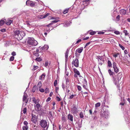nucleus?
I'll use <instances>...</instances> for the list:
<instances>
[{"mask_svg": "<svg viewBox=\"0 0 130 130\" xmlns=\"http://www.w3.org/2000/svg\"><path fill=\"white\" fill-rule=\"evenodd\" d=\"M126 10L124 9L121 10L120 11V13L122 15H124L126 14Z\"/></svg>", "mask_w": 130, "mask_h": 130, "instance_id": "obj_19", "label": "nucleus"}, {"mask_svg": "<svg viewBox=\"0 0 130 130\" xmlns=\"http://www.w3.org/2000/svg\"><path fill=\"white\" fill-rule=\"evenodd\" d=\"M124 54H127L128 53L127 50H125L124 51Z\"/></svg>", "mask_w": 130, "mask_h": 130, "instance_id": "obj_61", "label": "nucleus"}, {"mask_svg": "<svg viewBox=\"0 0 130 130\" xmlns=\"http://www.w3.org/2000/svg\"><path fill=\"white\" fill-rule=\"evenodd\" d=\"M62 87L64 90H65L66 88L65 86L63 84H62Z\"/></svg>", "mask_w": 130, "mask_h": 130, "instance_id": "obj_50", "label": "nucleus"}, {"mask_svg": "<svg viewBox=\"0 0 130 130\" xmlns=\"http://www.w3.org/2000/svg\"><path fill=\"white\" fill-rule=\"evenodd\" d=\"M72 64L74 65V66L76 67L79 66V61L78 59L76 58L75 60L74 59L72 62Z\"/></svg>", "mask_w": 130, "mask_h": 130, "instance_id": "obj_5", "label": "nucleus"}, {"mask_svg": "<svg viewBox=\"0 0 130 130\" xmlns=\"http://www.w3.org/2000/svg\"><path fill=\"white\" fill-rule=\"evenodd\" d=\"M28 44L29 45H31L32 46H35L38 44L37 41H36L33 38H30L27 41Z\"/></svg>", "mask_w": 130, "mask_h": 130, "instance_id": "obj_3", "label": "nucleus"}, {"mask_svg": "<svg viewBox=\"0 0 130 130\" xmlns=\"http://www.w3.org/2000/svg\"><path fill=\"white\" fill-rule=\"evenodd\" d=\"M45 74H43L40 76L41 78H40V79H41L42 78H44L45 77Z\"/></svg>", "mask_w": 130, "mask_h": 130, "instance_id": "obj_38", "label": "nucleus"}, {"mask_svg": "<svg viewBox=\"0 0 130 130\" xmlns=\"http://www.w3.org/2000/svg\"><path fill=\"white\" fill-rule=\"evenodd\" d=\"M5 23V21L3 20H1L0 21V26L3 25Z\"/></svg>", "mask_w": 130, "mask_h": 130, "instance_id": "obj_28", "label": "nucleus"}, {"mask_svg": "<svg viewBox=\"0 0 130 130\" xmlns=\"http://www.w3.org/2000/svg\"><path fill=\"white\" fill-rule=\"evenodd\" d=\"M101 105L100 103H98L95 105V107H99Z\"/></svg>", "mask_w": 130, "mask_h": 130, "instance_id": "obj_32", "label": "nucleus"}, {"mask_svg": "<svg viewBox=\"0 0 130 130\" xmlns=\"http://www.w3.org/2000/svg\"><path fill=\"white\" fill-rule=\"evenodd\" d=\"M68 118L70 121L72 122L73 121V116L71 114H69L68 116Z\"/></svg>", "mask_w": 130, "mask_h": 130, "instance_id": "obj_16", "label": "nucleus"}, {"mask_svg": "<svg viewBox=\"0 0 130 130\" xmlns=\"http://www.w3.org/2000/svg\"><path fill=\"white\" fill-rule=\"evenodd\" d=\"M27 94H25L24 93V95L23 96V101H25V102L26 103H27L28 102V101L26 100L27 99Z\"/></svg>", "mask_w": 130, "mask_h": 130, "instance_id": "obj_13", "label": "nucleus"}, {"mask_svg": "<svg viewBox=\"0 0 130 130\" xmlns=\"http://www.w3.org/2000/svg\"><path fill=\"white\" fill-rule=\"evenodd\" d=\"M69 9H65L64 11L63 12V13L64 14H66L68 13L69 11Z\"/></svg>", "mask_w": 130, "mask_h": 130, "instance_id": "obj_35", "label": "nucleus"}, {"mask_svg": "<svg viewBox=\"0 0 130 130\" xmlns=\"http://www.w3.org/2000/svg\"><path fill=\"white\" fill-rule=\"evenodd\" d=\"M119 46L122 49V50H124L125 49V48L122 46L121 44H119Z\"/></svg>", "mask_w": 130, "mask_h": 130, "instance_id": "obj_34", "label": "nucleus"}, {"mask_svg": "<svg viewBox=\"0 0 130 130\" xmlns=\"http://www.w3.org/2000/svg\"><path fill=\"white\" fill-rule=\"evenodd\" d=\"M71 22H67L65 23V24L64 25V27H66L67 26H69V24L70 23H71Z\"/></svg>", "mask_w": 130, "mask_h": 130, "instance_id": "obj_23", "label": "nucleus"}, {"mask_svg": "<svg viewBox=\"0 0 130 130\" xmlns=\"http://www.w3.org/2000/svg\"><path fill=\"white\" fill-rule=\"evenodd\" d=\"M104 32H103L100 31L98 32V34H104Z\"/></svg>", "mask_w": 130, "mask_h": 130, "instance_id": "obj_54", "label": "nucleus"}, {"mask_svg": "<svg viewBox=\"0 0 130 130\" xmlns=\"http://www.w3.org/2000/svg\"><path fill=\"white\" fill-rule=\"evenodd\" d=\"M69 50L68 49H67L65 53V60L66 62L68 59V54L69 53Z\"/></svg>", "mask_w": 130, "mask_h": 130, "instance_id": "obj_12", "label": "nucleus"}, {"mask_svg": "<svg viewBox=\"0 0 130 130\" xmlns=\"http://www.w3.org/2000/svg\"><path fill=\"white\" fill-rule=\"evenodd\" d=\"M32 118H31V121L33 123H35L37 121V118L35 115L32 114Z\"/></svg>", "mask_w": 130, "mask_h": 130, "instance_id": "obj_9", "label": "nucleus"}, {"mask_svg": "<svg viewBox=\"0 0 130 130\" xmlns=\"http://www.w3.org/2000/svg\"><path fill=\"white\" fill-rule=\"evenodd\" d=\"M113 79L114 82L116 85H118L122 82L121 80L117 77L115 78L114 76H113Z\"/></svg>", "mask_w": 130, "mask_h": 130, "instance_id": "obj_4", "label": "nucleus"}, {"mask_svg": "<svg viewBox=\"0 0 130 130\" xmlns=\"http://www.w3.org/2000/svg\"><path fill=\"white\" fill-rule=\"evenodd\" d=\"M83 50V47H80V48H78L77 50L76 51V52H78V53H80Z\"/></svg>", "mask_w": 130, "mask_h": 130, "instance_id": "obj_14", "label": "nucleus"}, {"mask_svg": "<svg viewBox=\"0 0 130 130\" xmlns=\"http://www.w3.org/2000/svg\"><path fill=\"white\" fill-rule=\"evenodd\" d=\"M122 77V74L120 72L117 74V77L118 78H119V79L121 80Z\"/></svg>", "mask_w": 130, "mask_h": 130, "instance_id": "obj_18", "label": "nucleus"}, {"mask_svg": "<svg viewBox=\"0 0 130 130\" xmlns=\"http://www.w3.org/2000/svg\"><path fill=\"white\" fill-rule=\"evenodd\" d=\"M90 43V42H89L87 43L85 45V48L86 47V46H87L88 45H89Z\"/></svg>", "mask_w": 130, "mask_h": 130, "instance_id": "obj_62", "label": "nucleus"}, {"mask_svg": "<svg viewBox=\"0 0 130 130\" xmlns=\"http://www.w3.org/2000/svg\"><path fill=\"white\" fill-rule=\"evenodd\" d=\"M38 62H40L42 60V59L40 57H37L35 59Z\"/></svg>", "mask_w": 130, "mask_h": 130, "instance_id": "obj_26", "label": "nucleus"}, {"mask_svg": "<svg viewBox=\"0 0 130 130\" xmlns=\"http://www.w3.org/2000/svg\"><path fill=\"white\" fill-rule=\"evenodd\" d=\"M78 89L79 91H80L82 90V88L81 86H80L77 85Z\"/></svg>", "mask_w": 130, "mask_h": 130, "instance_id": "obj_42", "label": "nucleus"}, {"mask_svg": "<svg viewBox=\"0 0 130 130\" xmlns=\"http://www.w3.org/2000/svg\"><path fill=\"white\" fill-rule=\"evenodd\" d=\"M50 14V13H47L46 14L44 15V17H42V18H45L47 16H48Z\"/></svg>", "mask_w": 130, "mask_h": 130, "instance_id": "obj_48", "label": "nucleus"}, {"mask_svg": "<svg viewBox=\"0 0 130 130\" xmlns=\"http://www.w3.org/2000/svg\"><path fill=\"white\" fill-rule=\"evenodd\" d=\"M74 95H73V94H72V95H71V96H70L69 98V99H72L73 97H74Z\"/></svg>", "mask_w": 130, "mask_h": 130, "instance_id": "obj_58", "label": "nucleus"}, {"mask_svg": "<svg viewBox=\"0 0 130 130\" xmlns=\"http://www.w3.org/2000/svg\"><path fill=\"white\" fill-rule=\"evenodd\" d=\"M14 59V57L13 56H12L10 57L9 60L10 61H13Z\"/></svg>", "mask_w": 130, "mask_h": 130, "instance_id": "obj_40", "label": "nucleus"}, {"mask_svg": "<svg viewBox=\"0 0 130 130\" xmlns=\"http://www.w3.org/2000/svg\"><path fill=\"white\" fill-rule=\"evenodd\" d=\"M98 61H100V60L101 61V60L102 61L103 60V59L100 56H98Z\"/></svg>", "mask_w": 130, "mask_h": 130, "instance_id": "obj_37", "label": "nucleus"}, {"mask_svg": "<svg viewBox=\"0 0 130 130\" xmlns=\"http://www.w3.org/2000/svg\"><path fill=\"white\" fill-rule=\"evenodd\" d=\"M123 32L125 33V36H127V35L128 33H127V30H124L123 31Z\"/></svg>", "mask_w": 130, "mask_h": 130, "instance_id": "obj_43", "label": "nucleus"}, {"mask_svg": "<svg viewBox=\"0 0 130 130\" xmlns=\"http://www.w3.org/2000/svg\"><path fill=\"white\" fill-rule=\"evenodd\" d=\"M36 86H34L33 87L32 89V91L33 92H34L35 91V90H36Z\"/></svg>", "mask_w": 130, "mask_h": 130, "instance_id": "obj_30", "label": "nucleus"}, {"mask_svg": "<svg viewBox=\"0 0 130 130\" xmlns=\"http://www.w3.org/2000/svg\"><path fill=\"white\" fill-rule=\"evenodd\" d=\"M119 55V53H116L115 54L113 55V57L116 58V57H117Z\"/></svg>", "mask_w": 130, "mask_h": 130, "instance_id": "obj_29", "label": "nucleus"}, {"mask_svg": "<svg viewBox=\"0 0 130 130\" xmlns=\"http://www.w3.org/2000/svg\"><path fill=\"white\" fill-rule=\"evenodd\" d=\"M59 21V20H55L53 21H52L51 22V23H52V24H53V23H56Z\"/></svg>", "mask_w": 130, "mask_h": 130, "instance_id": "obj_31", "label": "nucleus"}, {"mask_svg": "<svg viewBox=\"0 0 130 130\" xmlns=\"http://www.w3.org/2000/svg\"><path fill=\"white\" fill-rule=\"evenodd\" d=\"M56 99H57V100L58 101H60L61 100L60 99L59 97H58V96L57 97Z\"/></svg>", "mask_w": 130, "mask_h": 130, "instance_id": "obj_57", "label": "nucleus"}, {"mask_svg": "<svg viewBox=\"0 0 130 130\" xmlns=\"http://www.w3.org/2000/svg\"><path fill=\"white\" fill-rule=\"evenodd\" d=\"M113 68L115 72L117 73L119 71V69L116 66V63L114 62L113 64Z\"/></svg>", "mask_w": 130, "mask_h": 130, "instance_id": "obj_8", "label": "nucleus"}, {"mask_svg": "<svg viewBox=\"0 0 130 130\" xmlns=\"http://www.w3.org/2000/svg\"><path fill=\"white\" fill-rule=\"evenodd\" d=\"M13 32L15 38L18 40L22 39L25 35L24 32L22 31L15 29Z\"/></svg>", "mask_w": 130, "mask_h": 130, "instance_id": "obj_1", "label": "nucleus"}, {"mask_svg": "<svg viewBox=\"0 0 130 130\" xmlns=\"http://www.w3.org/2000/svg\"><path fill=\"white\" fill-rule=\"evenodd\" d=\"M5 29H3L1 30V31L2 32H4L6 31Z\"/></svg>", "mask_w": 130, "mask_h": 130, "instance_id": "obj_56", "label": "nucleus"}, {"mask_svg": "<svg viewBox=\"0 0 130 130\" xmlns=\"http://www.w3.org/2000/svg\"><path fill=\"white\" fill-rule=\"evenodd\" d=\"M77 52H76V51H75V54L76 56L78 57L79 56V54H78L77 53Z\"/></svg>", "mask_w": 130, "mask_h": 130, "instance_id": "obj_60", "label": "nucleus"}, {"mask_svg": "<svg viewBox=\"0 0 130 130\" xmlns=\"http://www.w3.org/2000/svg\"><path fill=\"white\" fill-rule=\"evenodd\" d=\"M12 22V20H8L6 21V24L7 25H10Z\"/></svg>", "mask_w": 130, "mask_h": 130, "instance_id": "obj_17", "label": "nucleus"}, {"mask_svg": "<svg viewBox=\"0 0 130 130\" xmlns=\"http://www.w3.org/2000/svg\"><path fill=\"white\" fill-rule=\"evenodd\" d=\"M51 98L50 97L48 98L46 100V102H48L51 100Z\"/></svg>", "mask_w": 130, "mask_h": 130, "instance_id": "obj_63", "label": "nucleus"}, {"mask_svg": "<svg viewBox=\"0 0 130 130\" xmlns=\"http://www.w3.org/2000/svg\"><path fill=\"white\" fill-rule=\"evenodd\" d=\"M42 83L41 82H38V84L37 86L38 87H39V88H40L41 86Z\"/></svg>", "mask_w": 130, "mask_h": 130, "instance_id": "obj_39", "label": "nucleus"}, {"mask_svg": "<svg viewBox=\"0 0 130 130\" xmlns=\"http://www.w3.org/2000/svg\"><path fill=\"white\" fill-rule=\"evenodd\" d=\"M71 111L73 114H76L78 112L77 108L75 106H74L72 108Z\"/></svg>", "mask_w": 130, "mask_h": 130, "instance_id": "obj_11", "label": "nucleus"}, {"mask_svg": "<svg viewBox=\"0 0 130 130\" xmlns=\"http://www.w3.org/2000/svg\"><path fill=\"white\" fill-rule=\"evenodd\" d=\"M26 4L27 6L32 7L34 6H35V2L28 0L26 2Z\"/></svg>", "mask_w": 130, "mask_h": 130, "instance_id": "obj_6", "label": "nucleus"}, {"mask_svg": "<svg viewBox=\"0 0 130 130\" xmlns=\"http://www.w3.org/2000/svg\"><path fill=\"white\" fill-rule=\"evenodd\" d=\"M39 91L41 92H44V89L43 88H41L39 89Z\"/></svg>", "mask_w": 130, "mask_h": 130, "instance_id": "obj_52", "label": "nucleus"}, {"mask_svg": "<svg viewBox=\"0 0 130 130\" xmlns=\"http://www.w3.org/2000/svg\"><path fill=\"white\" fill-rule=\"evenodd\" d=\"M23 124L25 126H27L28 123L27 121H24L23 122Z\"/></svg>", "mask_w": 130, "mask_h": 130, "instance_id": "obj_49", "label": "nucleus"}, {"mask_svg": "<svg viewBox=\"0 0 130 130\" xmlns=\"http://www.w3.org/2000/svg\"><path fill=\"white\" fill-rule=\"evenodd\" d=\"M11 55L13 56H14L16 55V53L15 52H13L11 53Z\"/></svg>", "mask_w": 130, "mask_h": 130, "instance_id": "obj_53", "label": "nucleus"}, {"mask_svg": "<svg viewBox=\"0 0 130 130\" xmlns=\"http://www.w3.org/2000/svg\"><path fill=\"white\" fill-rule=\"evenodd\" d=\"M116 19L118 21H119V20L120 19V15H118L117 17H116Z\"/></svg>", "mask_w": 130, "mask_h": 130, "instance_id": "obj_59", "label": "nucleus"}, {"mask_svg": "<svg viewBox=\"0 0 130 130\" xmlns=\"http://www.w3.org/2000/svg\"><path fill=\"white\" fill-rule=\"evenodd\" d=\"M83 84H87V81L85 79H84L83 81L82 82Z\"/></svg>", "mask_w": 130, "mask_h": 130, "instance_id": "obj_33", "label": "nucleus"}, {"mask_svg": "<svg viewBox=\"0 0 130 130\" xmlns=\"http://www.w3.org/2000/svg\"><path fill=\"white\" fill-rule=\"evenodd\" d=\"M28 128V126H24L22 127V129L23 130H27Z\"/></svg>", "mask_w": 130, "mask_h": 130, "instance_id": "obj_22", "label": "nucleus"}, {"mask_svg": "<svg viewBox=\"0 0 130 130\" xmlns=\"http://www.w3.org/2000/svg\"><path fill=\"white\" fill-rule=\"evenodd\" d=\"M81 41V39H79L78 41H77L76 42V44H77L79 43V42H80Z\"/></svg>", "mask_w": 130, "mask_h": 130, "instance_id": "obj_64", "label": "nucleus"}, {"mask_svg": "<svg viewBox=\"0 0 130 130\" xmlns=\"http://www.w3.org/2000/svg\"><path fill=\"white\" fill-rule=\"evenodd\" d=\"M34 68H33V69L34 70H36L38 69V66H34Z\"/></svg>", "mask_w": 130, "mask_h": 130, "instance_id": "obj_47", "label": "nucleus"}, {"mask_svg": "<svg viewBox=\"0 0 130 130\" xmlns=\"http://www.w3.org/2000/svg\"><path fill=\"white\" fill-rule=\"evenodd\" d=\"M48 61H46L45 63V67H47L48 66Z\"/></svg>", "mask_w": 130, "mask_h": 130, "instance_id": "obj_55", "label": "nucleus"}, {"mask_svg": "<svg viewBox=\"0 0 130 130\" xmlns=\"http://www.w3.org/2000/svg\"><path fill=\"white\" fill-rule=\"evenodd\" d=\"M33 54L35 56L37 57H38L39 55V54L38 53L36 52L35 51L34 52Z\"/></svg>", "mask_w": 130, "mask_h": 130, "instance_id": "obj_25", "label": "nucleus"}, {"mask_svg": "<svg viewBox=\"0 0 130 130\" xmlns=\"http://www.w3.org/2000/svg\"><path fill=\"white\" fill-rule=\"evenodd\" d=\"M66 85L67 86V85H68L69 84V79H68V78H66Z\"/></svg>", "mask_w": 130, "mask_h": 130, "instance_id": "obj_21", "label": "nucleus"}, {"mask_svg": "<svg viewBox=\"0 0 130 130\" xmlns=\"http://www.w3.org/2000/svg\"><path fill=\"white\" fill-rule=\"evenodd\" d=\"M48 48V46L47 45H44L43 47V49L44 50H46Z\"/></svg>", "mask_w": 130, "mask_h": 130, "instance_id": "obj_24", "label": "nucleus"}, {"mask_svg": "<svg viewBox=\"0 0 130 130\" xmlns=\"http://www.w3.org/2000/svg\"><path fill=\"white\" fill-rule=\"evenodd\" d=\"M114 33L116 35H119L120 34L119 32L118 31H115L114 32Z\"/></svg>", "mask_w": 130, "mask_h": 130, "instance_id": "obj_46", "label": "nucleus"}, {"mask_svg": "<svg viewBox=\"0 0 130 130\" xmlns=\"http://www.w3.org/2000/svg\"><path fill=\"white\" fill-rule=\"evenodd\" d=\"M73 71L74 72L77 74L78 76H79L80 75V74L79 72L75 68H74L73 69Z\"/></svg>", "mask_w": 130, "mask_h": 130, "instance_id": "obj_15", "label": "nucleus"}, {"mask_svg": "<svg viewBox=\"0 0 130 130\" xmlns=\"http://www.w3.org/2000/svg\"><path fill=\"white\" fill-rule=\"evenodd\" d=\"M79 116L80 118H83L84 117L83 113V112H81L79 114Z\"/></svg>", "mask_w": 130, "mask_h": 130, "instance_id": "obj_36", "label": "nucleus"}, {"mask_svg": "<svg viewBox=\"0 0 130 130\" xmlns=\"http://www.w3.org/2000/svg\"><path fill=\"white\" fill-rule=\"evenodd\" d=\"M35 109L36 111H39L41 110V106L39 103L34 105Z\"/></svg>", "mask_w": 130, "mask_h": 130, "instance_id": "obj_7", "label": "nucleus"}, {"mask_svg": "<svg viewBox=\"0 0 130 130\" xmlns=\"http://www.w3.org/2000/svg\"><path fill=\"white\" fill-rule=\"evenodd\" d=\"M27 108H24L23 110V113L24 114H25L26 112Z\"/></svg>", "mask_w": 130, "mask_h": 130, "instance_id": "obj_44", "label": "nucleus"}, {"mask_svg": "<svg viewBox=\"0 0 130 130\" xmlns=\"http://www.w3.org/2000/svg\"><path fill=\"white\" fill-rule=\"evenodd\" d=\"M40 125L44 130H47L49 124L46 120H42L40 122Z\"/></svg>", "mask_w": 130, "mask_h": 130, "instance_id": "obj_2", "label": "nucleus"}, {"mask_svg": "<svg viewBox=\"0 0 130 130\" xmlns=\"http://www.w3.org/2000/svg\"><path fill=\"white\" fill-rule=\"evenodd\" d=\"M108 71L110 75H113L114 72L111 71L110 69L108 70Z\"/></svg>", "mask_w": 130, "mask_h": 130, "instance_id": "obj_20", "label": "nucleus"}, {"mask_svg": "<svg viewBox=\"0 0 130 130\" xmlns=\"http://www.w3.org/2000/svg\"><path fill=\"white\" fill-rule=\"evenodd\" d=\"M32 99L33 102L35 104H37L39 103L40 101L39 99L36 98L35 97H33L32 98Z\"/></svg>", "mask_w": 130, "mask_h": 130, "instance_id": "obj_10", "label": "nucleus"}, {"mask_svg": "<svg viewBox=\"0 0 130 130\" xmlns=\"http://www.w3.org/2000/svg\"><path fill=\"white\" fill-rule=\"evenodd\" d=\"M108 66L109 67H111L112 66V64L111 61L109 60L108 61Z\"/></svg>", "mask_w": 130, "mask_h": 130, "instance_id": "obj_27", "label": "nucleus"}, {"mask_svg": "<svg viewBox=\"0 0 130 130\" xmlns=\"http://www.w3.org/2000/svg\"><path fill=\"white\" fill-rule=\"evenodd\" d=\"M87 85V84H83V87L85 89H86V86Z\"/></svg>", "mask_w": 130, "mask_h": 130, "instance_id": "obj_51", "label": "nucleus"}, {"mask_svg": "<svg viewBox=\"0 0 130 130\" xmlns=\"http://www.w3.org/2000/svg\"><path fill=\"white\" fill-rule=\"evenodd\" d=\"M57 81L56 80L54 83V86L55 87L57 86Z\"/></svg>", "mask_w": 130, "mask_h": 130, "instance_id": "obj_45", "label": "nucleus"}, {"mask_svg": "<svg viewBox=\"0 0 130 130\" xmlns=\"http://www.w3.org/2000/svg\"><path fill=\"white\" fill-rule=\"evenodd\" d=\"M96 33V32L95 31H91L90 32V34L91 35H93L95 34Z\"/></svg>", "mask_w": 130, "mask_h": 130, "instance_id": "obj_41", "label": "nucleus"}]
</instances>
